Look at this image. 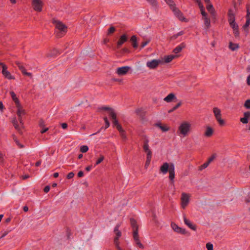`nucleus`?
Segmentation results:
<instances>
[{
  "label": "nucleus",
  "instance_id": "nucleus-1",
  "mask_svg": "<svg viewBox=\"0 0 250 250\" xmlns=\"http://www.w3.org/2000/svg\"><path fill=\"white\" fill-rule=\"evenodd\" d=\"M174 165L173 163L168 164L167 162L164 163L160 167V171L163 173L166 174L169 172V179L171 183H174V179L175 177Z\"/></svg>",
  "mask_w": 250,
  "mask_h": 250
},
{
  "label": "nucleus",
  "instance_id": "nucleus-2",
  "mask_svg": "<svg viewBox=\"0 0 250 250\" xmlns=\"http://www.w3.org/2000/svg\"><path fill=\"white\" fill-rule=\"evenodd\" d=\"M52 22L55 25L56 28L58 30L56 31V36L57 38L62 37L67 32V26L61 21L53 19Z\"/></svg>",
  "mask_w": 250,
  "mask_h": 250
},
{
  "label": "nucleus",
  "instance_id": "nucleus-3",
  "mask_svg": "<svg viewBox=\"0 0 250 250\" xmlns=\"http://www.w3.org/2000/svg\"><path fill=\"white\" fill-rule=\"evenodd\" d=\"M99 109L102 110L110 111L109 116L113 120L112 123L113 126L116 127L117 130L120 129L121 127H122L121 125L119 124L118 120L117 118L116 113L115 112V111L112 108L107 106H102L100 107Z\"/></svg>",
  "mask_w": 250,
  "mask_h": 250
},
{
  "label": "nucleus",
  "instance_id": "nucleus-4",
  "mask_svg": "<svg viewBox=\"0 0 250 250\" xmlns=\"http://www.w3.org/2000/svg\"><path fill=\"white\" fill-rule=\"evenodd\" d=\"M191 125L187 122L182 123L178 127V132L183 136H186L189 132Z\"/></svg>",
  "mask_w": 250,
  "mask_h": 250
},
{
  "label": "nucleus",
  "instance_id": "nucleus-5",
  "mask_svg": "<svg viewBox=\"0 0 250 250\" xmlns=\"http://www.w3.org/2000/svg\"><path fill=\"white\" fill-rule=\"evenodd\" d=\"M32 5L35 11L37 12L42 11L43 3L41 0H33Z\"/></svg>",
  "mask_w": 250,
  "mask_h": 250
},
{
  "label": "nucleus",
  "instance_id": "nucleus-6",
  "mask_svg": "<svg viewBox=\"0 0 250 250\" xmlns=\"http://www.w3.org/2000/svg\"><path fill=\"white\" fill-rule=\"evenodd\" d=\"M174 15L180 20L181 21H187L186 19L184 17L183 14L181 11L176 7V6H173L172 9H171Z\"/></svg>",
  "mask_w": 250,
  "mask_h": 250
},
{
  "label": "nucleus",
  "instance_id": "nucleus-7",
  "mask_svg": "<svg viewBox=\"0 0 250 250\" xmlns=\"http://www.w3.org/2000/svg\"><path fill=\"white\" fill-rule=\"evenodd\" d=\"M181 206L182 208H185L188 205L189 201V196L188 194L183 192L182 193L181 197Z\"/></svg>",
  "mask_w": 250,
  "mask_h": 250
},
{
  "label": "nucleus",
  "instance_id": "nucleus-8",
  "mask_svg": "<svg viewBox=\"0 0 250 250\" xmlns=\"http://www.w3.org/2000/svg\"><path fill=\"white\" fill-rule=\"evenodd\" d=\"M7 67L6 65H3V68H2L1 73L3 76L8 80H14V76H12L10 73L7 70Z\"/></svg>",
  "mask_w": 250,
  "mask_h": 250
},
{
  "label": "nucleus",
  "instance_id": "nucleus-9",
  "mask_svg": "<svg viewBox=\"0 0 250 250\" xmlns=\"http://www.w3.org/2000/svg\"><path fill=\"white\" fill-rule=\"evenodd\" d=\"M161 62V61L160 60L154 59L151 61L147 62L146 65L150 69H154L156 68Z\"/></svg>",
  "mask_w": 250,
  "mask_h": 250
},
{
  "label": "nucleus",
  "instance_id": "nucleus-10",
  "mask_svg": "<svg viewBox=\"0 0 250 250\" xmlns=\"http://www.w3.org/2000/svg\"><path fill=\"white\" fill-rule=\"evenodd\" d=\"M16 64L17 65V66L19 67V69L21 71L22 74L24 75H26L29 77H31L32 76V74L30 72H27L26 71V70L25 68L23 66L22 64L19 62H16Z\"/></svg>",
  "mask_w": 250,
  "mask_h": 250
},
{
  "label": "nucleus",
  "instance_id": "nucleus-11",
  "mask_svg": "<svg viewBox=\"0 0 250 250\" xmlns=\"http://www.w3.org/2000/svg\"><path fill=\"white\" fill-rule=\"evenodd\" d=\"M130 69V67L128 66L118 67L116 72L119 75H125L128 72Z\"/></svg>",
  "mask_w": 250,
  "mask_h": 250
},
{
  "label": "nucleus",
  "instance_id": "nucleus-12",
  "mask_svg": "<svg viewBox=\"0 0 250 250\" xmlns=\"http://www.w3.org/2000/svg\"><path fill=\"white\" fill-rule=\"evenodd\" d=\"M171 226L174 231L183 234L186 233L185 229L179 227L175 223L172 222Z\"/></svg>",
  "mask_w": 250,
  "mask_h": 250
},
{
  "label": "nucleus",
  "instance_id": "nucleus-13",
  "mask_svg": "<svg viewBox=\"0 0 250 250\" xmlns=\"http://www.w3.org/2000/svg\"><path fill=\"white\" fill-rule=\"evenodd\" d=\"M128 37L127 35L126 34H123L122 35L119 41H118L117 43V47L118 48H119L121 47V46L124 44L125 42H126L127 41Z\"/></svg>",
  "mask_w": 250,
  "mask_h": 250
},
{
  "label": "nucleus",
  "instance_id": "nucleus-14",
  "mask_svg": "<svg viewBox=\"0 0 250 250\" xmlns=\"http://www.w3.org/2000/svg\"><path fill=\"white\" fill-rule=\"evenodd\" d=\"M184 221L185 224L187 225L190 229L193 230H196L197 226L195 224H193L188 219L186 215H184Z\"/></svg>",
  "mask_w": 250,
  "mask_h": 250
},
{
  "label": "nucleus",
  "instance_id": "nucleus-15",
  "mask_svg": "<svg viewBox=\"0 0 250 250\" xmlns=\"http://www.w3.org/2000/svg\"><path fill=\"white\" fill-rule=\"evenodd\" d=\"M206 8L208 12L214 18L216 16V12L213 6V5L210 3L208 4L206 6Z\"/></svg>",
  "mask_w": 250,
  "mask_h": 250
},
{
  "label": "nucleus",
  "instance_id": "nucleus-16",
  "mask_svg": "<svg viewBox=\"0 0 250 250\" xmlns=\"http://www.w3.org/2000/svg\"><path fill=\"white\" fill-rule=\"evenodd\" d=\"M10 94L13 101L15 102L16 107H19L20 105V102L15 92L14 91H10Z\"/></svg>",
  "mask_w": 250,
  "mask_h": 250
},
{
  "label": "nucleus",
  "instance_id": "nucleus-17",
  "mask_svg": "<svg viewBox=\"0 0 250 250\" xmlns=\"http://www.w3.org/2000/svg\"><path fill=\"white\" fill-rule=\"evenodd\" d=\"M244 117L240 119V121L244 124H246L248 123L249 118L250 117V111H247L244 113Z\"/></svg>",
  "mask_w": 250,
  "mask_h": 250
},
{
  "label": "nucleus",
  "instance_id": "nucleus-18",
  "mask_svg": "<svg viewBox=\"0 0 250 250\" xmlns=\"http://www.w3.org/2000/svg\"><path fill=\"white\" fill-rule=\"evenodd\" d=\"M186 47V44L184 42L181 43L180 44L176 46L173 50V52L177 54L180 52L182 50Z\"/></svg>",
  "mask_w": 250,
  "mask_h": 250
},
{
  "label": "nucleus",
  "instance_id": "nucleus-19",
  "mask_svg": "<svg viewBox=\"0 0 250 250\" xmlns=\"http://www.w3.org/2000/svg\"><path fill=\"white\" fill-rule=\"evenodd\" d=\"M130 223L131 227L132 228L133 231H135L136 229L138 230V226L137 224V221L135 219L133 218H130Z\"/></svg>",
  "mask_w": 250,
  "mask_h": 250
},
{
  "label": "nucleus",
  "instance_id": "nucleus-20",
  "mask_svg": "<svg viewBox=\"0 0 250 250\" xmlns=\"http://www.w3.org/2000/svg\"><path fill=\"white\" fill-rule=\"evenodd\" d=\"M174 99H176L175 95L173 93H171L169 94L167 97H166L164 100L167 103H169Z\"/></svg>",
  "mask_w": 250,
  "mask_h": 250
},
{
  "label": "nucleus",
  "instance_id": "nucleus-21",
  "mask_svg": "<svg viewBox=\"0 0 250 250\" xmlns=\"http://www.w3.org/2000/svg\"><path fill=\"white\" fill-rule=\"evenodd\" d=\"M178 57L177 55H169L165 56L164 58L165 62L168 63L171 62L175 58Z\"/></svg>",
  "mask_w": 250,
  "mask_h": 250
},
{
  "label": "nucleus",
  "instance_id": "nucleus-22",
  "mask_svg": "<svg viewBox=\"0 0 250 250\" xmlns=\"http://www.w3.org/2000/svg\"><path fill=\"white\" fill-rule=\"evenodd\" d=\"M155 125L159 127L163 132H166L169 130V127L166 125H163L160 123H158L155 124Z\"/></svg>",
  "mask_w": 250,
  "mask_h": 250
},
{
  "label": "nucleus",
  "instance_id": "nucleus-23",
  "mask_svg": "<svg viewBox=\"0 0 250 250\" xmlns=\"http://www.w3.org/2000/svg\"><path fill=\"white\" fill-rule=\"evenodd\" d=\"M213 133V129L210 126H207L204 135L207 137H210L212 135Z\"/></svg>",
  "mask_w": 250,
  "mask_h": 250
},
{
  "label": "nucleus",
  "instance_id": "nucleus-24",
  "mask_svg": "<svg viewBox=\"0 0 250 250\" xmlns=\"http://www.w3.org/2000/svg\"><path fill=\"white\" fill-rule=\"evenodd\" d=\"M132 43V46L134 48H137L138 47V43L137 42V37L135 35H133L130 40Z\"/></svg>",
  "mask_w": 250,
  "mask_h": 250
},
{
  "label": "nucleus",
  "instance_id": "nucleus-25",
  "mask_svg": "<svg viewBox=\"0 0 250 250\" xmlns=\"http://www.w3.org/2000/svg\"><path fill=\"white\" fill-rule=\"evenodd\" d=\"M149 140L147 139H145L144 141V144H143V149L144 150L145 152L148 151L149 150H151L149 148V145H148Z\"/></svg>",
  "mask_w": 250,
  "mask_h": 250
},
{
  "label": "nucleus",
  "instance_id": "nucleus-26",
  "mask_svg": "<svg viewBox=\"0 0 250 250\" xmlns=\"http://www.w3.org/2000/svg\"><path fill=\"white\" fill-rule=\"evenodd\" d=\"M204 21V24L206 27L207 29H208L210 26V20L208 17H206L205 18H203Z\"/></svg>",
  "mask_w": 250,
  "mask_h": 250
},
{
  "label": "nucleus",
  "instance_id": "nucleus-27",
  "mask_svg": "<svg viewBox=\"0 0 250 250\" xmlns=\"http://www.w3.org/2000/svg\"><path fill=\"white\" fill-rule=\"evenodd\" d=\"M239 46L237 43H233L232 42L229 43V48L232 51H234L239 48Z\"/></svg>",
  "mask_w": 250,
  "mask_h": 250
},
{
  "label": "nucleus",
  "instance_id": "nucleus-28",
  "mask_svg": "<svg viewBox=\"0 0 250 250\" xmlns=\"http://www.w3.org/2000/svg\"><path fill=\"white\" fill-rule=\"evenodd\" d=\"M17 107L18 108L17 111L18 116H20V115L21 116V115H24L25 114V110L22 108L21 104L19 107Z\"/></svg>",
  "mask_w": 250,
  "mask_h": 250
},
{
  "label": "nucleus",
  "instance_id": "nucleus-29",
  "mask_svg": "<svg viewBox=\"0 0 250 250\" xmlns=\"http://www.w3.org/2000/svg\"><path fill=\"white\" fill-rule=\"evenodd\" d=\"M215 117L217 122H218L219 124L220 125L223 126L224 125L225 122L223 119H221V115L217 116L216 115L215 116Z\"/></svg>",
  "mask_w": 250,
  "mask_h": 250
},
{
  "label": "nucleus",
  "instance_id": "nucleus-30",
  "mask_svg": "<svg viewBox=\"0 0 250 250\" xmlns=\"http://www.w3.org/2000/svg\"><path fill=\"white\" fill-rule=\"evenodd\" d=\"M184 33V31H181L177 33V34H174L173 36H172L171 37H170V40H171V41L172 40H176L178 38V36H181V35H183Z\"/></svg>",
  "mask_w": 250,
  "mask_h": 250
},
{
  "label": "nucleus",
  "instance_id": "nucleus-31",
  "mask_svg": "<svg viewBox=\"0 0 250 250\" xmlns=\"http://www.w3.org/2000/svg\"><path fill=\"white\" fill-rule=\"evenodd\" d=\"M118 130L119 131L120 136L124 140H125L126 138L125 131L123 129L122 127H121L120 129H118Z\"/></svg>",
  "mask_w": 250,
  "mask_h": 250
},
{
  "label": "nucleus",
  "instance_id": "nucleus-32",
  "mask_svg": "<svg viewBox=\"0 0 250 250\" xmlns=\"http://www.w3.org/2000/svg\"><path fill=\"white\" fill-rule=\"evenodd\" d=\"M182 104V102H180L177 103L174 106H173L171 109L169 110L168 112L169 113L173 112L174 110L177 109L178 107H179Z\"/></svg>",
  "mask_w": 250,
  "mask_h": 250
},
{
  "label": "nucleus",
  "instance_id": "nucleus-33",
  "mask_svg": "<svg viewBox=\"0 0 250 250\" xmlns=\"http://www.w3.org/2000/svg\"><path fill=\"white\" fill-rule=\"evenodd\" d=\"M153 7H157L158 5V2L157 0H146Z\"/></svg>",
  "mask_w": 250,
  "mask_h": 250
},
{
  "label": "nucleus",
  "instance_id": "nucleus-34",
  "mask_svg": "<svg viewBox=\"0 0 250 250\" xmlns=\"http://www.w3.org/2000/svg\"><path fill=\"white\" fill-rule=\"evenodd\" d=\"M250 24V18L247 19L246 22L245 24L243 25V28L245 30H246V32H248V29L247 28L249 26Z\"/></svg>",
  "mask_w": 250,
  "mask_h": 250
},
{
  "label": "nucleus",
  "instance_id": "nucleus-35",
  "mask_svg": "<svg viewBox=\"0 0 250 250\" xmlns=\"http://www.w3.org/2000/svg\"><path fill=\"white\" fill-rule=\"evenodd\" d=\"M166 2L169 5L170 9H172L173 6H175L176 4L172 0H166Z\"/></svg>",
  "mask_w": 250,
  "mask_h": 250
},
{
  "label": "nucleus",
  "instance_id": "nucleus-36",
  "mask_svg": "<svg viewBox=\"0 0 250 250\" xmlns=\"http://www.w3.org/2000/svg\"><path fill=\"white\" fill-rule=\"evenodd\" d=\"M209 165V164L207 162H206L199 167L198 170L199 171H202L204 169L207 167Z\"/></svg>",
  "mask_w": 250,
  "mask_h": 250
},
{
  "label": "nucleus",
  "instance_id": "nucleus-37",
  "mask_svg": "<svg viewBox=\"0 0 250 250\" xmlns=\"http://www.w3.org/2000/svg\"><path fill=\"white\" fill-rule=\"evenodd\" d=\"M88 150V147L87 146L83 145L81 146L80 151L82 153H85Z\"/></svg>",
  "mask_w": 250,
  "mask_h": 250
},
{
  "label": "nucleus",
  "instance_id": "nucleus-38",
  "mask_svg": "<svg viewBox=\"0 0 250 250\" xmlns=\"http://www.w3.org/2000/svg\"><path fill=\"white\" fill-rule=\"evenodd\" d=\"M213 111L214 114V116L221 115V110L217 107H214Z\"/></svg>",
  "mask_w": 250,
  "mask_h": 250
},
{
  "label": "nucleus",
  "instance_id": "nucleus-39",
  "mask_svg": "<svg viewBox=\"0 0 250 250\" xmlns=\"http://www.w3.org/2000/svg\"><path fill=\"white\" fill-rule=\"evenodd\" d=\"M104 159V157L103 155H100V158L97 159L96 162L95 166L100 164Z\"/></svg>",
  "mask_w": 250,
  "mask_h": 250
},
{
  "label": "nucleus",
  "instance_id": "nucleus-40",
  "mask_svg": "<svg viewBox=\"0 0 250 250\" xmlns=\"http://www.w3.org/2000/svg\"><path fill=\"white\" fill-rule=\"evenodd\" d=\"M133 237L134 240L139 238V234H138V230L136 229L135 231H133Z\"/></svg>",
  "mask_w": 250,
  "mask_h": 250
},
{
  "label": "nucleus",
  "instance_id": "nucleus-41",
  "mask_svg": "<svg viewBox=\"0 0 250 250\" xmlns=\"http://www.w3.org/2000/svg\"><path fill=\"white\" fill-rule=\"evenodd\" d=\"M235 21V15L234 14L233 15L231 16H228V21L229 22H232Z\"/></svg>",
  "mask_w": 250,
  "mask_h": 250
},
{
  "label": "nucleus",
  "instance_id": "nucleus-42",
  "mask_svg": "<svg viewBox=\"0 0 250 250\" xmlns=\"http://www.w3.org/2000/svg\"><path fill=\"white\" fill-rule=\"evenodd\" d=\"M104 121L105 122V129L109 127L110 125L109 122L106 117L104 118Z\"/></svg>",
  "mask_w": 250,
  "mask_h": 250
},
{
  "label": "nucleus",
  "instance_id": "nucleus-43",
  "mask_svg": "<svg viewBox=\"0 0 250 250\" xmlns=\"http://www.w3.org/2000/svg\"><path fill=\"white\" fill-rule=\"evenodd\" d=\"M229 25H230V27H231L233 29L238 28V24L235 22V21H233V22H229Z\"/></svg>",
  "mask_w": 250,
  "mask_h": 250
},
{
  "label": "nucleus",
  "instance_id": "nucleus-44",
  "mask_svg": "<svg viewBox=\"0 0 250 250\" xmlns=\"http://www.w3.org/2000/svg\"><path fill=\"white\" fill-rule=\"evenodd\" d=\"M200 11L202 15L203 16V18H205L206 17H208V14L206 12L204 7H201V8H200Z\"/></svg>",
  "mask_w": 250,
  "mask_h": 250
},
{
  "label": "nucleus",
  "instance_id": "nucleus-45",
  "mask_svg": "<svg viewBox=\"0 0 250 250\" xmlns=\"http://www.w3.org/2000/svg\"><path fill=\"white\" fill-rule=\"evenodd\" d=\"M244 106L247 109H250V99L247 100L245 101Z\"/></svg>",
  "mask_w": 250,
  "mask_h": 250
},
{
  "label": "nucleus",
  "instance_id": "nucleus-46",
  "mask_svg": "<svg viewBox=\"0 0 250 250\" xmlns=\"http://www.w3.org/2000/svg\"><path fill=\"white\" fill-rule=\"evenodd\" d=\"M233 34L235 38L239 37V28L233 29Z\"/></svg>",
  "mask_w": 250,
  "mask_h": 250
},
{
  "label": "nucleus",
  "instance_id": "nucleus-47",
  "mask_svg": "<svg viewBox=\"0 0 250 250\" xmlns=\"http://www.w3.org/2000/svg\"><path fill=\"white\" fill-rule=\"evenodd\" d=\"M116 30L115 27L111 26L108 30V35H110L111 34L113 33Z\"/></svg>",
  "mask_w": 250,
  "mask_h": 250
},
{
  "label": "nucleus",
  "instance_id": "nucleus-48",
  "mask_svg": "<svg viewBox=\"0 0 250 250\" xmlns=\"http://www.w3.org/2000/svg\"><path fill=\"white\" fill-rule=\"evenodd\" d=\"M206 248L207 249V250H213V246L212 244L210 243H208L206 244Z\"/></svg>",
  "mask_w": 250,
  "mask_h": 250
},
{
  "label": "nucleus",
  "instance_id": "nucleus-49",
  "mask_svg": "<svg viewBox=\"0 0 250 250\" xmlns=\"http://www.w3.org/2000/svg\"><path fill=\"white\" fill-rule=\"evenodd\" d=\"M149 42V40H147V41H144V42H141V44L140 45V48L141 49H142Z\"/></svg>",
  "mask_w": 250,
  "mask_h": 250
},
{
  "label": "nucleus",
  "instance_id": "nucleus-50",
  "mask_svg": "<svg viewBox=\"0 0 250 250\" xmlns=\"http://www.w3.org/2000/svg\"><path fill=\"white\" fill-rule=\"evenodd\" d=\"M146 152L147 153V154H146V159L151 160V158H152V152H151V150H149L148 151H147Z\"/></svg>",
  "mask_w": 250,
  "mask_h": 250
},
{
  "label": "nucleus",
  "instance_id": "nucleus-51",
  "mask_svg": "<svg viewBox=\"0 0 250 250\" xmlns=\"http://www.w3.org/2000/svg\"><path fill=\"white\" fill-rule=\"evenodd\" d=\"M215 158V154H212L208 160L207 162L209 164Z\"/></svg>",
  "mask_w": 250,
  "mask_h": 250
},
{
  "label": "nucleus",
  "instance_id": "nucleus-52",
  "mask_svg": "<svg viewBox=\"0 0 250 250\" xmlns=\"http://www.w3.org/2000/svg\"><path fill=\"white\" fill-rule=\"evenodd\" d=\"M115 233H116V236L115 238V240L117 241V240H119V238L121 236L122 233L120 231H118V232H115Z\"/></svg>",
  "mask_w": 250,
  "mask_h": 250
},
{
  "label": "nucleus",
  "instance_id": "nucleus-53",
  "mask_svg": "<svg viewBox=\"0 0 250 250\" xmlns=\"http://www.w3.org/2000/svg\"><path fill=\"white\" fill-rule=\"evenodd\" d=\"M74 173L73 172L69 173L67 175V178L70 179L72 178L74 176Z\"/></svg>",
  "mask_w": 250,
  "mask_h": 250
},
{
  "label": "nucleus",
  "instance_id": "nucleus-54",
  "mask_svg": "<svg viewBox=\"0 0 250 250\" xmlns=\"http://www.w3.org/2000/svg\"><path fill=\"white\" fill-rule=\"evenodd\" d=\"M151 160L146 159L145 165V168H147L150 164Z\"/></svg>",
  "mask_w": 250,
  "mask_h": 250
},
{
  "label": "nucleus",
  "instance_id": "nucleus-55",
  "mask_svg": "<svg viewBox=\"0 0 250 250\" xmlns=\"http://www.w3.org/2000/svg\"><path fill=\"white\" fill-rule=\"evenodd\" d=\"M247 15H246V18L247 19H248L249 18H250V11L248 8V5H247Z\"/></svg>",
  "mask_w": 250,
  "mask_h": 250
},
{
  "label": "nucleus",
  "instance_id": "nucleus-56",
  "mask_svg": "<svg viewBox=\"0 0 250 250\" xmlns=\"http://www.w3.org/2000/svg\"><path fill=\"white\" fill-rule=\"evenodd\" d=\"M50 188L49 186H46L44 187L43 191L45 193H47L49 192Z\"/></svg>",
  "mask_w": 250,
  "mask_h": 250
},
{
  "label": "nucleus",
  "instance_id": "nucleus-57",
  "mask_svg": "<svg viewBox=\"0 0 250 250\" xmlns=\"http://www.w3.org/2000/svg\"><path fill=\"white\" fill-rule=\"evenodd\" d=\"M196 2L198 3V5L200 8H201V7H204V5H203L201 0H196Z\"/></svg>",
  "mask_w": 250,
  "mask_h": 250
},
{
  "label": "nucleus",
  "instance_id": "nucleus-58",
  "mask_svg": "<svg viewBox=\"0 0 250 250\" xmlns=\"http://www.w3.org/2000/svg\"><path fill=\"white\" fill-rule=\"evenodd\" d=\"M234 14H235L232 9H229L228 13V16H231V15H233Z\"/></svg>",
  "mask_w": 250,
  "mask_h": 250
},
{
  "label": "nucleus",
  "instance_id": "nucleus-59",
  "mask_svg": "<svg viewBox=\"0 0 250 250\" xmlns=\"http://www.w3.org/2000/svg\"><path fill=\"white\" fill-rule=\"evenodd\" d=\"M39 125L40 127H43L44 126V121L42 119L40 120Z\"/></svg>",
  "mask_w": 250,
  "mask_h": 250
},
{
  "label": "nucleus",
  "instance_id": "nucleus-60",
  "mask_svg": "<svg viewBox=\"0 0 250 250\" xmlns=\"http://www.w3.org/2000/svg\"><path fill=\"white\" fill-rule=\"evenodd\" d=\"M48 130V128H47V127L43 128L41 130V133L42 134L44 133H45V132H46Z\"/></svg>",
  "mask_w": 250,
  "mask_h": 250
},
{
  "label": "nucleus",
  "instance_id": "nucleus-61",
  "mask_svg": "<svg viewBox=\"0 0 250 250\" xmlns=\"http://www.w3.org/2000/svg\"><path fill=\"white\" fill-rule=\"evenodd\" d=\"M61 126L63 129H66V128H67L68 125L66 123H64L62 124Z\"/></svg>",
  "mask_w": 250,
  "mask_h": 250
},
{
  "label": "nucleus",
  "instance_id": "nucleus-62",
  "mask_svg": "<svg viewBox=\"0 0 250 250\" xmlns=\"http://www.w3.org/2000/svg\"><path fill=\"white\" fill-rule=\"evenodd\" d=\"M140 249H144V246L141 243V242H139L138 243H137L136 244Z\"/></svg>",
  "mask_w": 250,
  "mask_h": 250
},
{
  "label": "nucleus",
  "instance_id": "nucleus-63",
  "mask_svg": "<svg viewBox=\"0 0 250 250\" xmlns=\"http://www.w3.org/2000/svg\"><path fill=\"white\" fill-rule=\"evenodd\" d=\"M83 176V171H80L78 173V176L79 177H82Z\"/></svg>",
  "mask_w": 250,
  "mask_h": 250
},
{
  "label": "nucleus",
  "instance_id": "nucleus-64",
  "mask_svg": "<svg viewBox=\"0 0 250 250\" xmlns=\"http://www.w3.org/2000/svg\"><path fill=\"white\" fill-rule=\"evenodd\" d=\"M247 83L248 85L250 86V75L247 77Z\"/></svg>",
  "mask_w": 250,
  "mask_h": 250
}]
</instances>
